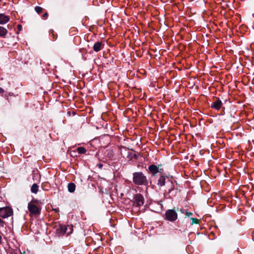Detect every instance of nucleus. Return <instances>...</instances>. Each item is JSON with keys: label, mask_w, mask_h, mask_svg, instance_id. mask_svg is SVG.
Here are the masks:
<instances>
[{"label": "nucleus", "mask_w": 254, "mask_h": 254, "mask_svg": "<svg viewBox=\"0 0 254 254\" xmlns=\"http://www.w3.org/2000/svg\"><path fill=\"white\" fill-rule=\"evenodd\" d=\"M166 218L170 221H174L177 218V214L176 211L173 209H170L166 212Z\"/></svg>", "instance_id": "4"}, {"label": "nucleus", "mask_w": 254, "mask_h": 254, "mask_svg": "<svg viewBox=\"0 0 254 254\" xmlns=\"http://www.w3.org/2000/svg\"><path fill=\"white\" fill-rule=\"evenodd\" d=\"M192 215V213L191 212H186V215H187L188 216H190V215Z\"/></svg>", "instance_id": "22"}, {"label": "nucleus", "mask_w": 254, "mask_h": 254, "mask_svg": "<svg viewBox=\"0 0 254 254\" xmlns=\"http://www.w3.org/2000/svg\"><path fill=\"white\" fill-rule=\"evenodd\" d=\"M13 214V211L9 207L0 208V216L2 218H6Z\"/></svg>", "instance_id": "2"}, {"label": "nucleus", "mask_w": 254, "mask_h": 254, "mask_svg": "<svg viewBox=\"0 0 254 254\" xmlns=\"http://www.w3.org/2000/svg\"><path fill=\"white\" fill-rule=\"evenodd\" d=\"M77 151L79 154H84L86 150L83 147H79L77 148Z\"/></svg>", "instance_id": "16"}, {"label": "nucleus", "mask_w": 254, "mask_h": 254, "mask_svg": "<svg viewBox=\"0 0 254 254\" xmlns=\"http://www.w3.org/2000/svg\"><path fill=\"white\" fill-rule=\"evenodd\" d=\"M28 209L29 212L34 215H37L40 213L39 209L35 204L34 201H31L28 203Z\"/></svg>", "instance_id": "5"}, {"label": "nucleus", "mask_w": 254, "mask_h": 254, "mask_svg": "<svg viewBox=\"0 0 254 254\" xmlns=\"http://www.w3.org/2000/svg\"><path fill=\"white\" fill-rule=\"evenodd\" d=\"M22 26L20 25H18V28L19 30H21Z\"/></svg>", "instance_id": "24"}, {"label": "nucleus", "mask_w": 254, "mask_h": 254, "mask_svg": "<svg viewBox=\"0 0 254 254\" xmlns=\"http://www.w3.org/2000/svg\"><path fill=\"white\" fill-rule=\"evenodd\" d=\"M39 189V186L36 184H34L31 188V191L32 192L36 193Z\"/></svg>", "instance_id": "15"}, {"label": "nucleus", "mask_w": 254, "mask_h": 254, "mask_svg": "<svg viewBox=\"0 0 254 254\" xmlns=\"http://www.w3.org/2000/svg\"><path fill=\"white\" fill-rule=\"evenodd\" d=\"M133 182L138 185H145L147 184V180L146 176L142 172H135L133 174Z\"/></svg>", "instance_id": "1"}, {"label": "nucleus", "mask_w": 254, "mask_h": 254, "mask_svg": "<svg viewBox=\"0 0 254 254\" xmlns=\"http://www.w3.org/2000/svg\"><path fill=\"white\" fill-rule=\"evenodd\" d=\"M192 220V223H198V220L196 218H191Z\"/></svg>", "instance_id": "21"}, {"label": "nucleus", "mask_w": 254, "mask_h": 254, "mask_svg": "<svg viewBox=\"0 0 254 254\" xmlns=\"http://www.w3.org/2000/svg\"><path fill=\"white\" fill-rule=\"evenodd\" d=\"M9 20V18L8 16L5 15L3 14H0V24H4L7 23Z\"/></svg>", "instance_id": "10"}, {"label": "nucleus", "mask_w": 254, "mask_h": 254, "mask_svg": "<svg viewBox=\"0 0 254 254\" xmlns=\"http://www.w3.org/2000/svg\"><path fill=\"white\" fill-rule=\"evenodd\" d=\"M4 92V90L2 88H1V87H0V93H3Z\"/></svg>", "instance_id": "23"}, {"label": "nucleus", "mask_w": 254, "mask_h": 254, "mask_svg": "<svg viewBox=\"0 0 254 254\" xmlns=\"http://www.w3.org/2000/svg\"><path fill=\"white\" fill-rule=\"evenodd\" d=\"M21 254H26V252H24L23 253H22Z\"/></svg>", "instance_id": "25"}, {"label": "nucleus", "mask_w": 254, "mask_h": 254, "mask_svg": "<svg viewBox=\"0 0 254 254\" xmlns=\"http://www.w3.org/2000/svg\"><path fill=\"white\" fill-rule=\"evenodd\" d=\"M160 165L157 166L154 164L151 165L148 167V170L150 173L155 176L157 173H161L163 171L162 169L159 168Z\"/></svg>", "instance_id": "6"}, {"label": "nucleus", "mask_w": 254, "mask_h": 254, "mask_svg": "<svg viewBox=\"0 0 254 254\" xmlns=\"http://www.w3.org/2000/svg\"><path fill=\"white\" fill-rule=\"evenodd\" d=\"M66 228L65 225H60L59 227L57 229V234L58 236H63L66 233Z\"/></svg>", "instance_id": "7"}, {"label": "nucleus", "mask_w": 254, "mask_h": 254, "mask_svg": "<svg viewBox=\"0 0 254 254\" xmlns=\"http://www.w3.org/2000/svg\"><path fill=\"white\" fill-rule=\"evenodd\" d=\"M42 17H43V18L44 19H46L48 18V13H47V12L45 13L43 15Z\"/></svg>", "instance_id": "20"}, {"label": "nucleus", "mask_w": 254, "mask_h": 254, "mask_svg": "<svg viewBox=\"0 0 254 254\" xmlns=\"http://www.w3.org/2000/svg\"><path fill=\"white\" fill-rule=\"evenodd\" d=\"M50 34H52V36H53V40H55L57 39V35H56V34L55 33V32H54V30H51L50 31Z\"/></svg>", "instance_id": "18"}, {"label": "nucleus", "mask_w": 254, "mask_h": 254, "mask_svg": "<svg viewBox=\"0 0 254 254\" xmlns=\"http://www.w3.org/2000/svg\"><path fill=\"white\" fill-rule=\"evenodd\" d=\"M103 46L104 44L102 42H97L94 44L93 48L95 52H98L103 48Z\"/></svg>", "instance_id": "9"}, {"label": "nucleus", "mask_w": 254, "mask_h": 254, "mask_svg": "<svg viewBox=\"0 0 254 254\" xmlns=\"http://www.w3.org/2000/svg\"><path fill=\"white\" fill-rule=\"evenodd\" d=\"M133 199V204L134 206L140 207L144 204V197L141 194L137 193L134 195Z\"/></svg>", "instance_id": "3"}, {"label": "nucleus", "mask_w": 254, "mask_h": 254, "mask_svg": "<svg viewBox=\"0 0 254 254\" xmlns=\"http://www.w3.org/2000/svg\"><path fill=\"white\" fill-rule=\"evenodd\" d=\"M68 190L70 192H73L75 189V185L74 183H70L68 185Z\"/></svg>", "instance_id": "12"}, {"label": "nucleus", "mask_w": 254, "mask_h": 254, "mask_svg": "<svg viewBox=\"0 0 254 254\" xmlns=\"http://www.w3.org/2000/svg\"><path fill=\"white\" fill-rule=\"evenodd\" d=\"M4 224H5V222L1 219H0V227H3L4 226Z\"/></svg>", "instance_id": "19"}, {"label": "nucleus", "mask_w": 254, "mask_h": 254, "mask_svg": "<svg viewBox=\"0 0 254 254\" xmlns=\"http://www.w3.org/2000/svg\"><path fill=\"white\" fill-rule=\"evenodd\" d=\"M35 10L38 13H40L42 12L43 8L40 6H36L35 7Z\"/></svg>", "instance_id": "17"}, {"label": "nucleus", "mask_w": 254, "mask_h": 254, "mask_svg": "<svg viewBox=\"0 0 254 254\" xmlns=\"http://www.w3.org/2000/svg\"><path fill=\"white\" fill-rule=\"evenodd\" d=\"M7 33V30L0 26V37H4Z\"/></svg>", "instance_id": "14"}, {"label": "nucleus", "mask_w": 254, "mask_h": 254, "mask_svg": "<svg viewBox=\"0 0 254 254\" xmlns=\"http://www.w3.org/2000/svg\"><path fill=\"white\" fill-rule=\"evenodd\" d=\"M102 166V165H101V164L99 165V167H100V168H101Z\"/></svg>", "instance_id": "26"}, {"label": "nucleus", "mask_w": 254, "mask_h": 254, "mask_svg": "<svg viewBox=\"0 0 254 254\" xmlns=\"http://www.w3.org/2000/svg\"><path fill=\"white\" fill-rule=\"evenodd\" d=\"M222 106V102L220 100L217 99L215 101H214L211 104V107L216 109L219 110L221 108Z\"/></svg>", "instance_id": "8"}, {"label": "nucleus", "mask_w": 254, "mask_h": 254, "mask_svg": "<svg viewBox=\"0 0 254 254\" xmlns=\"http://www.w3.org/2000/svg\"><path fill=\"white\" fill-rule=\"evenodd\" d=\"M65 227L66 228V233L65 234L67 236L70 235L72 233L73 231V226L72 225H65Z\"/></svg>", "instance_id": "13"}, {"label": "nucleus", "mask_w": 254, "mask_h": 254, "mask_svg": "<svg viewBox=\"0 0 254 254\" xmlns=\"http://www.w3.org/2000/svg\"><path fill=\"white\" fill-rule=\"evenodd\" d=\"M166 177L164 176H161L158 180L157 185L160 187L164 186L165 184Z\"/></svg>", "instance_id": "11"}]
</instances>
